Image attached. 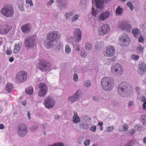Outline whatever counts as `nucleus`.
<instances>
[{
    "label": "nucleus",
    "instance_id": "obj_1",
    "mask_svg": "<svg viewBox=\"0 0 146 146\" xmlns=\"http://www.w3.org/2000/svg\"><path fill=\"white\" fill-rule=\"evenodd\" d=\"M101 83L103 88L106 91L111 90L114 84L112 78L109 77H105L102 78Z\"/></svg>",
    "mask_w": 146,
    "mask_h": 146
},
{
    "label": "nucleus",
    "instance_id": "obj_2",
    "mask_svg": "<svg viewBox=\"0 0 146 146\" xmlns=\"http://www.w3.org/2000/svg\"><path fill=\"white\" fill-rule=\"evenodd\" d=\"M132 90L131 85L129 83L126 82H121L118 87V91L119 94L122 96L125 91L128 92Z\"/></svg>",
    "mask_w": 146,
    "mask_h": 146
},
{
    "label": "nucleus",
    "instance_id": "obj_3",
    "mask_svg": "<svg viewBox=\"0 0 146 146\" xmlns=\"http://www.w3.org/2000/svg\"><path fill=\"white\" fill-rule=\"evenodd\" d=\"M0 12L4 16L8 17H12L14 13L13 7L10 5L4 6L2 8Z\"/></svg>",
    "mask_w": 146,
    "mask_h": 146
},
{
    "label": "nucleus",
    "instance_id": "obj_4",
    "mask_svg": "<svg viewBox=\"0 0 146 146\" xmlns=\"http://www.w3.org/2000/svg\"><path fill=\"white\" fill-rule=\"evenodd\" d=\"M111 72L117 75H121L123 72L122 66L118 64H115L113 65L111 68Z\"/></svg>",
    "mask_w": 146,
    "mask_h": 146
},
{
    "label": "nucleus",
    "instance_id": "obj_5",
    "mask_svg": "<svg viewBox=\"0 0 146 146\" xmlns=\"http://www.w3.org/2000/svg\"><path fill=\"white\" fill-rule=\"evenodd\" d=\"M27 73L23 71L19 72L16 77L17 81L19 83H22L25 81L27 78Z\"/></svg>",
    "mask_w": 146,
    "mask_h": 146
},
{
    "label": "nucleus",
    "instance_id": "obj_6",
    "mask_svg": "<svg viewBox=\"0 0 146 146\" xmlns=\"http://www.w3.org/2000/svg\"><path fill=\"white\" fill-rule=\"evenodd\" d=\"M60 37V33L58 32L54 31L48 33L47 38L53 41L58 40Z\"/></svg>",
    "mask_w": 146,
    "mask_h": 146
},
{
    "label": "nucleus",
    "instance_id": "obj_7",
    "mask_svg": "<svg viewBox=\"0 0 146 146\" xmlns=\"http://www.w3.org/2000/svg\"><path fill=\"white\" fill-rule=\"evenodd\" d=\"M40 91L38 92V95L40 97L45 96L47 92V88L45 83H40L38 86Z\"/></svg>",
    "mask_w": 146,
    "mask_h": 146
},
{
    "label": "nucleus",
    "instance_id": "obj_8",
    "mask_svg": "<svg viewBox=\"0 0 146 146\" xmlns=\"http://www.w3.org/2000/svg\"><path fill=\"white\" fill-rule=\"evenodd\" d=\"M35 42V36H32L29 37L25 40V43L26 46L29 48H32Z\"/></svg>",
    "mask_w": 146,
    "mask_h": 146
},
{
    "label": "nucleus",
    "instance_id": "obj_9",
    "mask_svg": "<svg viewBox=\"0 0 146 146\" xmlns=\"http://www.w3.org/2000/svg\"><path fill=\"white\" fill-rule=\"evenodd\" d=\"M130 40L127 35H123L120 39V44L121 46H128L130 43Z\"/></svg>",
    "mask_w": 146,
    "mask_h": 146
},
{
    "label": "nucleus",
    "instance_id": "obj_10",
    "mask_svg": "<svg viewBox=\"0 0 146 146\" xmlns=\"http://www.w3.org/2000/svg\"><path fill=\"white\" fill-rule=\"evenodd\" d=\"M110 31V27L108 24H105L102 25L101 29L99 31V34L103 35L107 34Z\"/></svg>",
    "mask_w": 146,
    "mask_h": 146
},
{
    "label": "nucleus",
    "instance_id": "obj_11",
    "mask_svg": "<svg viewBox=\"0 0 146 146\" xmlns=\"http://www.w3.org/2000/svg\"><path fill=\"white\" fill-rule=\"evenodd\" d=\"M115 53V49L113 46H111L107 47L106 50L104 52V55L108 57L112 56Z\"/></svg>",
    "mask_w": 146,
    "mask_h": 146
},
{
    "label": "nucleus",
    "instance_id": "obj_12",
    "mask_svg": "<svg viewBox=\"0 0 146 146\" xmlns=\"http://www.w3.org/2000/svg\"><path fill=\"white\" fill-rule=\"evenodd\" d=\"M45 101L44 105L45 107L47 108H52L54 105L55 101L51 97H48Z\"/></svg>",
    "mask_w": 146,
    "mask_h": 146
},
{
    "label": "nucleus",
    "instance_id": "obj_13",
    "mask_svg": "<svg viewBox=\"0 0 146 146\" xmlns=\"http://www.w3.org/2000/svg\"><path fill=\"white\" fill-rule=\"evenodd\" d=\"M18 129V134L20 136H21L25 135L27 132V127L24 124H21L19 125V126Z\"/></svg>",
    "mask_w": 146,
    "mask_h": 146
},
{
    "label": "nucleus",
    "instance_id": "obj_14",
    "mask_svg": "<svg viewBox=\"0 0 146 146\" xmlns=\"http://www.w3.org/2000/svg\"><path fill=\"white\" fill-rule=\"evenodd\" d=\"M111 15V13L109 11H106L103 12L100 14L98 18V20L100 21H104L108 19Z\"/></svg>",
    "mask_w": 146,
    "mask_h": 146
},
{
    "label": "nucleus",
    "instance_id": "obj_15",
    "mask_svg": "<svg viewBox=\"0 0 146 146\" xmlns=\"http://www.w3.org/2000/svg\"><path fill=\"white\" fill-rule=\"evenodd\" d=\"M49 65V64L47 63L45 61L41 60L39 63V67L42 71H46L50 68Z\"/></svg>",
    "mask_w": 146,
    "mask_h": 146
},
{
    "label": "nucleus",
    "instance_id": "obj_16",
    "mask_svg": "<svg viewBox=\"0 0 146 146\" xmlns=\"http://www.w3.org/2000/svg\"><path fill=\"white\" fill-rule=\"evenodd\" d=\"M118 27L122 30H125L127 31H129L131 27L127 23L124 22H121L118 25Z\"/></svg>",
    "mask_w": 146,
    "mask_h": 146
},
{
    "label": "nucleus",
    "instance_id": "obj_17",
    "mask_svg": "<svg viewBox=\"0 0 146 146\" xmlns=\"http://www.w3.org/2000/svg\"><path fill=\"white\" fill-rule=\"evenodd\" d=\"M74 35L76 42L80 41L81 39V32L80 29H76L74 32Z\"/></svg>",
    "mask_w": 146,
    "mask_h": 146
},
{
    "label": "nucleus",
    "instance_id": "obj_18",
    "mask_svg": "<svg viewBox=\"0 0 146 146\" xmlns=\"http://www.w3.org/2000/svg\"><path fill=\"white\" fill-rule=\"evenodd\" d=\"M105 0H92V3H96V7L98 8H102L103 7V4ZM106 2L109 1V0H106Z\"/></svg>",
    "mask_w": 146,
    "mask_h": 146
},
{
    "label": "nucleus",
    "instance_id": "obj_19",
    "mask_svg": "<svg viewBox=\"0 0 146 146\" xmlns=\"http://www.w3.org/2000/svg\"><path fill=\"white\" fill-rule=\"evenodd\" d=\"M138 72L141 74H143L146 70V65L141 62L139 64Z\"/></svg>",
    "mask_w": 146,
    "mask_h": 146
},
{
    "label": "nucleus",
    "instance_id": "obj_20",
    "mask_svg": "<svg viewBox=\"0 0 146 146\" xmlns=\"http://www.w3.org/2000/svg\"><path fill=\"white\" fill-rule=\"evenodd\" d=\"M31 29L30 24H27L22 26L21 30L22 32L24 33H28L29 32Z\"/></svg>",
    "mask_w": 146,
    "mask_h": 146
},
{
    "label": "nucleus",
    "instance_id": "obj_21",
    "mask_svg": "<svg viewBox=\"0 0 146 146\" xmlns=\"http://www.w3.org/2000/svg\"><path fill=\"white\" fill-rule=\"evenodd\" d=\"M78 91V90L77 91L74 96L69 98V99L68 100V101L72 103L75 101L79 99Z\"/></svg>",
    "mask_w": 146,
    "mask_h": 146
},
{
    "label": "nucleus",
    "instance_id": "obj_22",
    "mask_svg": "<svg viewBox=\"0 0 146 146\" xmlns=\"http://www.w3.org/2000/svg\"><path fill=\"white\" fill-rule=\"evenodd\" d=\"M53 42L51 39L47 38L44 43L45 46L48 49L51 48L53 46Z\"/></svg>",
    "mask_w": 146,
    "mask_h": 146
},
{
    "label": "nucleus",
    "instance_id": "obj_23",
    "mask_svg": "<svg viewBox=\"0 0 146 146\" xmlns=\"http://www.w3.org/2000/svg\"><path fill=\"white\" fill-rule=\"evenodd\" d=\"M80 119L77 115V113L76 111L74 112V115L73 117V121L74 123H77L79 122Z\"/></svg>",
    "mask_w": 146,
    "mask_h": 146
},
{
    "label": "nucleus",
    "instance_id": "obj_24",
    "mask_svg": "<svg viewBox=\"0 0 146 146\" xmlns=\"http://www.w3.org/2000/svg\"><path fill=\"white\" fill-rule=\"evenodd\" d=\"M21 46V42L16 44L15 46V48L13 50V52L15 53H17L19 52Z\"/></svg>",
    "mask_w": 146,
    "mask_h": 146
},
{
    "label": "nucleus",
    "instance_id": "obj_25",
    "mask_svg": "<svg viewBox=\"0 0 146 146\" xmlns=\"http://www.w3.org/2000/svg\"><path fill=\"white\" fill-rule=\"evenodd\" d=\"M13 88V86L12 84L10 83L7 84L5 87V90L8 92H11Z\"/></svg>",
    "mask_w": 146,
    "mask_h": 146
},
{
    "label": "nucleus",
    "instance_id": "obj_26",
    "mask_svg": "<svg viewBox=\"0 0 146 146\" xmlns=\"http://www.w3.org/2000/svg\"><path fill=\"white\" fill-rule=\"evenodd\" d=\"M25 91L27 94L31 95L33 93V89L32 87H29L26 89Z\"/></svg>",
    "mask_w": 146,
    "mask_h": 146
},
{
    "label": "nucleus",
    "instance_id": "obj_27",
    "mask_svg": "<svg viewBox=\"0 0 146 146\" xmlns=\"http://www.w3.org/2000/svg\"><path fill=\"white\" fill-rule=\"evenodd\" d=\"M116 14L117 15H120L123 13V9L121 8L120 6H118L115 11Z\"/></svg>",
    "mask_w": 146,
    "mask_h": 146
},
{
    "label": "nucleus",
    "instance_id": "obj_28",
    "mask_svg": "<svg viewBox=\"0 0 146 146\" xmlns=\"http://www.w3.org/2000/svg\"><path fill=\"white\" fill-rule=\"evenodd\" d=\"M140 119L141 122L143 124L146 125V115H141Z\"/></svg>",
    "mask_w": 146,
    "mask_h": 146
},
{
    "label": "nucleus",
    "instance_id": "obj_29",
    "mask_svg": "<svg viewBox=\"0 0 146 146\" xmlns=\"http://www.w3.org/2000/svg\"><path fill=\"white\" fill-rule=\"evenodd\" d=\"M71 52V49L69 45H67L65 46V52L66 53H70Z\"/></svg>",
    "mask_w": 146,
    "mask_h": 146
},
{
    "label": "nucleus",
    "instance_id": "obj_30",
    "mask_svg": "<svg viewBox=\"0 0 146 146\" xmlns=\"http://www.w3.org/2000/svg\"><path fill=\"white\" fill-rule=\"evenodd\" d=\"M80 126L84 129H87L88 128V125L86 123H83L82 124L80 125Z\"/></svg>",
    "mask_w": 146,
    "mask_h": 146
},
{
    "label": "nucleus",
    "instance_id": "obj_31",
    "mask_svg": "<svg viewBox=\"0 0 146 146\" xmlns=\"http://www.w3.org/2000/svg\"><path fill=\"white\" fill-rule=\"evenodd\" d=\"M98 13V11H96L94 8L93 7L92 10V15L94 17H96Z\"/></svg>",
    "mask_w": 146,
    "mask_h": 146
},
{
    "label": "nucleus",
    "instance_id": "obj_32",
    "mask_svg": "<svg viewBox=\"0 0 146 146\" xmlns=\"http://www.w3.org/2000/svg\"><path fill=\"white\" fill-rule=\"evenodd\" d=\"M85 47L87 50H90L92 48L91 44L89 42L86 43L85 44Z\"/></svg>",
    "mask_w": 146,
    "mask_h": 146
},
{
    "label": "nucleus",
    "instance_id": "obj_33",
    "mask_svg": "<svg viewBox=\"0 0 146 146\" xmlns=\"http://www.w3.org/2000/svg\"><path fill=\"white\" fill-rule=\"evenodd\" d=\"M127 5L128 7L131 10H132L133 9V5L131 2H128L126 4Z\"/></svg>",
    "mask_w": 146,
    "mask_h": 146
},
{
    "label": "nucleus",
    "instance_id": "obj_34",
    "mask_svg": "<svg viewBox=\"0 0 146 146\" xmlns=\"http://www.w3.org/2000/svg\"><path fill=\"white\" fill-rule=\"evenodd\" d=\"M133 34L134 35H137L139 34V31L137 29H134L132 30Z\"/></svg>",
    "mask_w": 146,
    "mask_h": 146
},
{
    "label": "nucleus",
    "instance_id": "obj_35",
    "mask_svg": "<svg viewBox=\"0 0 146 146\" xmlns=\"http://www.w3.org/2000/svg\"><path fill=\"white\" fill-rule=\"evenodd\" d=\"M79 17V15H74L72 17V21H76L78 19Z\"/></svg>",
    "mask_w": 146,
    "mask_h": 146
},
{
    "label": "nucleus",
    "instance_id": "obj_36",
    "mask_svg": "<svg viewBox=\"0 0 146 146\" xmlns=\"http://www.w3.org/2000/svg\"><path fill=\"white\" fill-rule=\"evenodd\" d=\"M9 31V29H4L3 28L1 29L0 32L2 34H5L8 33Z\"/></svg>",
    "mask_w": 146,
    "mask_h": 146
},
{
    "label": "nucleus",
    "instance_id": "obj_37",
    "mask_svg": "<svg viewBox=\"0 0 146 146\" xmlns=\"http://www.w3.org/2000/svg\"><path fill=\"white\" fill-rule=\"evenodd\" d=\"M73 15V13L72 12H69L68 13H66L65 16L67 19H68L69 17L72 15Z\"/></svg>",
    "mask_w": 146,
    "mask_h": 146
},
{
    "label": "nucleus",
    "instance_id": "obj_38",
    "mask_svg": "<svg viewBox=\"0 0 146 146\" xmlns=\"http://www.w3.org/2000/svg\"><path fill=\"white\" fill-rule=\"evenodd\" d=\"M131 58L132 59H134V60H137L139 59V56L138 55L135 54H133L132 55Z\"/></svg>",
    "mask_w": 146,
    "mask_h": 146
},
{
    "label": "nucleus",
    "instance_id": "obj_39",
    "mask_svg": "<svg viewBox=\"0 0 146 146\" xmlns=\"http://www.w3.org/2000/svg\"><path fill=\"white\" fill-rule=\"evenodd\" d=\"M90 141L88 139H87L84 141V145L85 146H88L90 145Z\"/></svg>",
    "mask_w": 146,
    "mask_h": 146
},
{
    "label": "nucleus",
    "instance_id": "obj_40",
    "mask_svg": "<svg viewBox=\"0 0 146 146\" xmlns=\"http://www.w3.org/2000/svg\"><path fill=\"white\" fill-rule=\"evenodd\" d=\"M78 75L76 74H74L73 76V80L75 81H76L78 80Z\"/></svg>",
    "mask_w": 146,
    "mask_h": 146
},
{
    "label": "nucleus",
    "instance_id": "obj_41",
    "mask_svg": "<svg viewBox=\"0 0 146 146\" xmlns=\"http://www.w3.org/2000/svg\"><path fill=\"white\" fill-rule=\"evenodd\" d=\"M26 2L27 3L29 4L31 6H33V2L31 0H26Z\"/></svg>",
    "mask_w": 146,
    "mask_h": 146
},
{
    "label": "nucleus",
    "instance_id": "obj_42",
    "mask_svg": "<svg viewBox=\"0 0 146 146\" xmlns=\"http://www.w3.org/2000/svg\"><path fill=\"white\" fill-rule=\"evenodd\" d=\"M6 53L8 55H10L12 53V52L11 50H8L6 51Z\"/></svg>",
    "mask_w": 146,
    "mask_h": 146
},
{
    "label": "nucleus",
    "instance_id": "obj_43",
    "mask_svg": "<svg viewBox=\"0 0 146 146\" xmlns=\"http://www.w3.org/2000/svg\"><path fill=\"white\" fill-rule=\"evenodd\" d=\"M123 127L125 131H127L128 130V125L123 124Z\"/></svg>",
    "mask_w": 146,
    "mask_h": 146
},
{
    "label": "nucleus",
    "instance_id": "obj_44",
    "mask_svg": "<svg viewBox=\"0 0 146 146\" xmlns=\"http://www.w3.org/2000/svg\"><path fill=\"white\" fill-rule=\"evenodd\" d=\"M134 143L135 142L134 141H130L129 142V143L125 145V146H133L131 145H130V144H132L133 145L134 144Z\"/></svg>",
    "mask_w": 146,
    "mask_h": 146
},
{
    "label": "nucleus",
    "instance_id": "obj_45",
    "mask_svg": "<svg viewBox=\"0 0 146 146\" xmlns=\"http://www.w3.org/2000/svg\"><path fill=\"white\" fill-rule=\"evenodd\" d=\"M81 56L84 57L86 56L87 54L85 53L84 51H81Z\"/></svg>",
    "mask_w": 146,
    "mask_h": 146
},
{
    "label": "nucleus",
    "instance_id": "obj_46",
    "mask_svg": "<svg viewBox=\"0 0 146 146\" xmlns=\"http://www.w3.org/2000/svg\"><path fill=\"white\" fill-rule=\"evenodd\" d=\"M135 130H139L141 129L142 128V127L141 126L139 125H136L135 127Z\"/></svg>",
    "mask_w": 146,
    "mask_h": 146
},
{
    "label": "nucleus",
    "instance_id": "obj_47",
    "mask_svg": "<svg viewBox=\"0 0 146 146\" xmlns=\"http://www.w3.org/2000/svg\"><path fill=\"white\" fill-rule=\"evenodd\" d=\"M85 86L88 87L90 86V83L89 81H86L85 84Z\"/></svg>",
    "mask_w": 146,
    "mask_h": 146
},
{
    "label": "nucleus",
    "instance_id": "obj_48",
    "mask_svg": "<svg viewBox=\"0 0 146 146\" xmlns=\"http://www.w3.org/2000/svg\"><path fill=\"white\" fill-rule=\"evenodd\" d=\"M96 127L95 126H92L90 128V130L92 131H96Z\"/></svg>",
    "mask_w": 146,
    "mask_h": 146
},
{
    "label": "nucleus",
    "instance_id": "obj_49",
    "mask_svg": "<svg viewBox=\"0 0 146 146\" xmlns=\"http://www.w3.org/2000/svg\"><path fill=\"white\" fill-rule=\"evenodd\" d=\"M113 129V127H108L107 128V131L110 132L112 131Z\"/></svg>",
    "mask_w": 146,
    "mask_h": 146
},
{
    "label": "nucleus",
    "instance_id": "obj_50",
    "mask_svg": "<svg viewBox=\"0 0 146 146\" xmlns=\"http://www.w3.org/2000/svg\"><path fill=\"white\" fill-rule=\"evenodd\" d=\"M143 47L141 46V45H140L138 48V50L140 52H142L143 51Z\"/></svg>",
    "mask_w": 146,
    "mask_h": 146
},
{
    "label": "nucleus",
    "instance_id": "obj_51",
    "mask_svg": "<svg viewBox=\"0 0 146 146\" xmlns=\"http://www.w3.org/2000/svg\"><path fill=\"white\" fill-rule=\"evenodd\" d=\"M116 57L115 56H113L112 58L110 59H108V60L110 62H113L115 60Z\"/></svg>",
    "mask_w": 146,
    "mask_h": 146
},
{
    "label": "nucleus",
    "instance_id": "obj_52",
    "mask_svg": "<svg viewBox=\"0 0 146 146\" xmlns=\"http://www.w3.org/2000/svg\"><path fill=\"white\" fill-rule=\"evenodd\" d=\"M141 101L143 103H146V97L145 96H143L141 97Z\"/></svg>",
    "mask_w": 146,
    "mask_h": 146
},
{
    "label": "nucleus",
    "instance_id": "obj_53",
    "mask_svg": "<svg viewBox=\"0 0 146 146\" xmlns=\"http://www.w3.org/2000/svg\"><path fill=\"white\" fill-rule=\"evenodd\" d=\"M144 40V38L141 36L138 39V41L140 42H143Z\"/></svg>",
    "mask_w": 146,
    "mask_h": 146
},
{
    "label": "nucleus",
    "instance_id": "obj_54",
    "mask_svg": "<svg viewBox=\"0 0 146 146\" xmlns=\"http://www.w3.org/2000/svg\"><path fill=\"white\" fill-rule=\"evenodd\" d=\"M54 2V0H50V1L48 3L47 5H50L52 3Z\"/></svg>",
    "mask_w": 146,
    "mask_h": 146
},
{
    "label": "nucleus",
    "instance_id": "obj_55",
    "mask_svg": "<svg viewBox=\"0 0 146 146\" xmlns=\"http://www.w3.org/2000/svg\"><path fill=\"white\" fill-rule=\"evenodd\" d=\"M136 91L137 92H139L140 91V88L138 86H137L135 88Z\"/></svg>",
    "mask_w": 146,
    "mask_h": 146
},
{
    "label": "nucleus",
    "instance_id": "obj_56",
    "mask_svg": "<svg viewBox=\"0 0 146 146\" xmlns=\"http://www.w3.org/2000/svg\"><path fill=\"white\" fill-rule=\"evenodd\" d=\"M135 133V130L133 129H132L131 130L130 132V134L131 135H133Z\"/></svg>",
    "mask_w": 146,
    "mask_h": 146
},
{
    "label": "nucleus",
    "instance_id": "obj_57",
    "mask_svg": "<svg viewBox=\"0 0 146 146\" xmlns=\"http://www.w3.org/2000/svg\"><path fill=\"white\" fill-rule=\"evenodd\" d=\"M9 60L10 62H12L14 61V58L12 57L9 58Z\"/></svg>",
    "mask_w": 146,
    "mask_h": 146
},
{
    "label": "nucleus",
    "instance_id": "obj_58",
    "mask_svg": "<svg viewBox=\"0 0 146 146\" xmlns=\"http://www.w3.org/2000/svg\"><path fill=\"white\" fill-rule=\"evenodd\" d=\"M143 109L145 110L146 109V103H143Z\"/></svg>",
    "mask_w": 146,
    "mask_h": 146
},
{
    "label": "nucleus",
    "instance_id": "obj_59",
    "mask_svg": "<svg viewBox=\"0 0 146 146\" xmlns=\"http://www.w3.org/2000/svg\"><path fill=\"white\" fill-rule=\"evenodd\" d=\"M37 127L36 126H33L32 127H31V129L32 130H35L36 129H37Z\"/></svg>",
    "mask_w": 146,
    "mask_h": 146
},
{
    "label": "nucleus",
    "instance_id": "obj_60",
    "mask_svg": "<svg viewBox=\"0 0 146 146\" xmlns=\"http://www.w3.org/2000/svg\"><path fill=\"white\" fill-rule=\"evenodd\" d=\"M4 128V126L3 124H0V129H3Z\"/></svg>",
    "mask_w": 146,
    "mask_h": 146
},
{
    "label": "nucleus",
    "instance_id": "obj_61",
    "mask_svg": "<svg viewBox=\"0 0 146 146\" xmlns=\"http://www.w3.org/2000/svg\"><path fill=\"white\" fill-rule=\"evenodd\" d=\"M21 104L22 105L25 106L26 104V102L25 101H23L22 102Z\"/></svg>",
    "mask_w": 146,
    "mask_h": 146
},
{
    "label": "nucleus",
    "instance_id": "obj_62",
    "mask_svg": "<svg viewBox=\"0 0 146 146\" xmlns=\"http://www.w3.org/2000/svg\"><path fill=\"white\" fill-rule=\"evenodd\" d=\"M60 117V116L58 115H56L55 117V119L56 120H57Z\"/></svg>",
    "mask_w": 146,
    "mask_h": 146
},
{
    "label": "nucleus",
    "instance_id": "obj_63",
    "mask_svg": "<svg viewBox=\"0 0 146 146\" xmlns=\"http://www.w3.org/2000/svg\"><path fill=\"white\" fill-rule=\"evenodd\" d=\"M19 9L21 11H23L24 10V8L23 6H22V7H19Z\"/></svg>",
    "mask_w": 146,
    "mask_h": 146
},
{
    "label": "nucleus",
    "instance_id": "obj_64",
    "mask_svg": "<svg viewBox=\"0 0 146 146\" xmlns=\"http://www.w3.org/2000/svg\"><path fill=\"white\" fill-rule=\"evenodd\" d=\"M143 143H146V137H145L143 139Z\"/></svg>",
    "mask_w": 146,
    "mask_h": 146
}]
</instances>
